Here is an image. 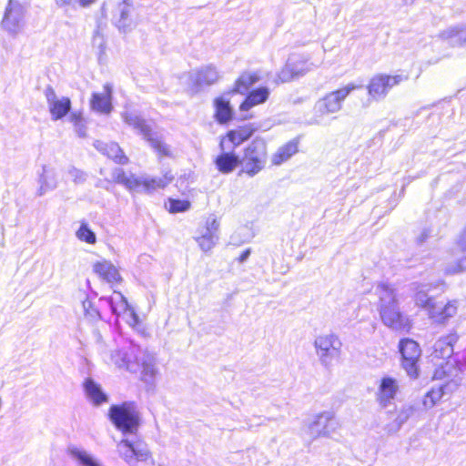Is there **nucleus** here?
Wrapping results in <instances>:
<instances>
[{"mask_svg":"<svg viewBox=\"0 0 466 466\" xmlns=\"http://www.w3.org/2000/svg\"><path fill=\"white\" fill-rule=\"evenodd\" d=\"M441 37L451 46H462L466 44V24L447 28L441 33Z\"/></svg>","mask_w":466,"mask_h":466,"instance_id":"nucleus-26","label":"nucleus"},{"mask_svg":"<svg viewBox=\"0 0 466 466\" xmlns=\"http://www.w3.org/2000/svg\"><path fill=\"white\" fill-rule=\"evenodd\" d=\"M357 88H359L358 86L350 83L342 88L327 94L316 103L314 106L315 111L320 115L333 114L339 111L345 98Z\"/></svg>","mask_w":466,"mask_h":466,"instance_id":"nucleus-11","label":"nucleus"},{"mask_svg":"<svg viewBox=\"0 0 466 466\" xmlns=\"http://www.w3.org/2000/svg\"><path fill=\"white\" fill-rule=\"evenodd\" d=\"M251 254V248H246L245 250H243L241 252V254L239 255V257L238 258V261L239 263H244L248 260V258H249Z\"/></svg>","mask_w":466,"mask_h":466,"instance_id":"nucleus-45","label":"nucleus"},{"mask_svg":"<svg viewBox=\"0 0 466 466\" xmlns=\"http://www.w3.org/2000/svg\"><path fill=\"white\" fill-rule=\"evenodd\" d=\"M269 88L268 86H260L248 92L244 101L239 106V110L244 112L251 107L265 103L269 96Z\"/></svg>","mask_w":466,"mask_h":466,"instance_id":"nucleus-25","label":"nucleus"},{"mask_svg":"<svg viewBox=\"0 0 466 466\" xmlns=\"http://www.w3.org/2000/svg\"><path fill=\"white\" fill-rule=\"evenodd\" d=\"M339 426L333 412L323 411L318 414L309 425V433L312 439L329 437Z\"/></svg>","mask_w":466,"mask_h":466,"instance_id":"nucleus-13","label":"nucleus"},{"mask_svg":"<svg viewBox=\"0 0 466 466\" xmlns=\"http://www.w3.org/2000/svg\"><path fill=\"white\" fill-rule=\"evenodd\" d=\"M96 0H76V5L81 7H87L93 4Z\"/></svg>","mask_w":466,"mask_h":466,"instance_id":"nucleus-49","label":"nucleus"},{"mask_svg":"<svg viewBox=\"0 0 466 466\" xmlns=\"http://www.w3.org/2000/svg\"><path fill=\"white\" fill-rule=\"evenodd\" d=\"M415 409L411 405L403 406L393 422L385 426L384 430L388 434H393L400 431L401 426L413 415Z\"/></svg>","mask_w":466,"mask_h":466,"instance_id":"nucleus-33","label":"nucleus"},{"mask_svg":"<svg viewBox=\"0 0 466 466\" xmlns=\"http://www.w3.org/2000/svg\"><path fill=\"white\" fill-rule=\"evenodd\" d=\"M77 238L89 244L96 242V234L88 228L86 224H81L80 228L76 231Z\"/></svg>","mask_w":466,"mask_h":466,"instance_id":"nucleus-41","label":"nucleus"},{"mask_svg":"<svg viewBox=\"0 0 466 466\" xmlns=\"http://www.w3.org/2000/svg\"><path fill=\"white\" fill-rule=\"evenodd\" d=\"M45 96L53 121H57L67 116L72 109V103L69 97H58L51 86L45 90Z\"/></svg>","mask_w":466,"mask_h":466,"instance_id":"nucleus-14","label":"nucleus"},{"mask_svg":"<svg viewBox=\"0 0 466 466\" xmlns=\"http://www.w3.org/2000/svg\"><path fill=\"white\" fill-rule=\"evenodd\" d=\"M289 58H295V60H296V63H297L296 67H297V69H299L298 77L300 76H303L308 71H309L311 68L310 66L312 64L309 63L308 60L304 59L303 57H301L299 56L292 55Z\"/></svg>","mask_w":466,"mask_h":466,"instance_id":"nucleus-42","label":"nucleus"},{"mask_svg":"<svg viewBox=\"0 0 466 466\" xmlns=\"http://www.w3.org/2000/svg\"><path fill=\"white\" fill-rule=\"evenodd\" d=\"M295 58H288V61L282 70L279 73V78L282 83L289 82L298 77L299 69H297Z\"/></svg>","mask_w":466,"mask_h":466,"instance_id":"nucleus-35","label":"nucleus"},{"mask_svg":"<svg viewBox=\"0 0 466 466\" xmlns=\"http://www.w3.org/2000/svg\"><path fill=\"white\" fill-rule=\"evenodd\" d=\"M406 79L407 76L402 75H377L370 79L367 86L368 93L374 99L382 98L387 95L391 87L399 85Z\"/></svg>","mask_w":466,"mask_h":466,"instance_id":"nucleus-12","label":"nucleus"},{"mask_svg":"<svg viewBox=\"0 0 466 466\" xmlns=\"http://www.w3.org/2000/svg\"><path fill=\"white\" fill-rule=\"evenodd\" d=\"M25 7L18 0H8L2 19V27L9 35H18L25 26Z\"/></svg>","mask_w":466,"mask_h":466,"instance_id":"nucleus-10","label":"nucleus"},{"mask_svg":"<svg viewBox=\"0 0 466 466\" xmlns=\"http://www.w3.org/2000/svg\"><path fill=\"white\" fill-rule=\"evenodd\" d=\"M94 147L117 164L126 165L128 163V157L124 154L118 144L115 142L105 143L96 140Z\"/></svg>","mask_w":466,"mask_h":466,"instance_id":"nucleus-23","label":"nucleus"},{"mask_svg":"<svg viewBox=\"0 0 466 466\" xmlns=\"http://www.w3.org/2000/svg\"><path fill=\"white\" fill-rule=\"evenodd\" d=\"M67 173L76 184H82L86 179V174L75 167H70Z\"/></svg>","mask_w":466,"mask_h":466,"instance_id":"nucleus-43","label":"nucleus"},{"mask_svg":"<svg viewBox=\"0 0 466 466\" xmlns=\"http://www.w3.org/2000/svg\"><path fill=\"white\" fill-rule=\"evenodd\" d=\"M83 386L87 399L94 406L97 407L108 401L107 394L102 390L100 384L93 379H86Z\"/></svg>","mask_w":466,"mask_h":466,"instance_id":"nucleus-24","label":"nucleus"},{"mask_svg":"<svg viewBox=\"0 0 466 466\" xmlns=\"http://www.w3.org/2000/svg\"><path fill=\"white\" fill-rule=\"evenodd\" d=\"M447 379L448 380L444 384L439 385L437 388H432L425 394L423 406L426 409L432 408L441 398L456 390L462 380V378L450 377Z\"/></svg>","mask_w":466,"mask_h":466,"instance_id":"nucleus-15","label":"nucleus"},{"mask_svg":"<svg viewBox=\"0 0 466 466\" xmlns=\"http://www.w3.org/2000/svg\"><path fill=\"white\" fill-rule=\"evenodd\" d=\"M399 390L398 381L392 377H383L380 380L376 400L381 408L388 407L395 399Z\"/></svg>","mask_w":466,"mask_h":466,"instance_id":"nucleus-16","label":"nucleus"},{"mask_svg":"<svg viewBox=\"0 0 466 466\" xmlns=\"http://www.w3.org/2000/svg\"><path fill=\"white\" fill-rule=\"evenodd\" d=\"M299 141L292 139L280 147L278 151L272 156V164L279 166L289 160L293 155L298 152Z\"/></svg>","mask_w":466,"mask_h":466,"instance_id":"nucleus-31","label":"nucleus"},{"mask_svg":"<svg viewBox=\"0 0 466 466\" xmlns=\"http://www.w3.org/2000/svg\"><path fill=\"white\" fill-rule=\"evenodd\" d=\"M256 128L250 126L241 127L238 129L229 130L225 137H222L219 143L221 150H226L227 146L235 149L244 141L248 140L252 137Z\"/></svg>","mask_w":466,"mask_h":466,"instance_id":"nucleus-19","label":"nucleus"},{"mask_svg":"<svg viewBox=\"0 0 466 466\" xmlns=\"http://www.w3.org/2000/svg\"><path fill=\"white\" fill-rule=\"evenodd\" d=\"M70 122L74 124L75 131L79 137H86V127L80 112H72L69 116Z\"/></svg>","mask_w":466,"mask_h":466,"instance_id":"nucleus-38","label":"nucleus"},{"mask_svg":"<svg viewBox=\"0 0 466 466\" xmlns=\"http://www.w3.org/2000/svg\"><path fill=\"white\" fill-rule=\"evenodd\" d=\"M219 222L216 218H209L207 220L204 231L211 233L212 235H218Z\"/></svg>","mask_w":466,"mask_h":466,"instance_id":"nucleus-44","label":"nucleus"},{"mask_svg":"<svg viewBox=\"0 0 466 466\" xmlns=\"http://www.w3.org/2000/svg\"><path fill=\"white\" fill-rule=\"evenodd\" d=\"M38 184L39 188L37 189V195L43 196L48 191H52L57 187V181L55 171L44 165L42 167L41 173H38Z\"/></svg>","mask_w":466,"mask_h":466,"instance_id":"nucleus-28","label":"nucleus"},{"mask_svg":"<svg viewBox=\"0 0 466 466\" xmlns=\"http://www.w3.org/2000/svg\"><path fill=\"white\" fill-rule=\"evenodd\" d=\"M458 246L462 252V257L459 258L456 266H450L446 268L449 274L460 273L466 269V226L459 238Z\"/></svg>","mask_w":466,"mask_h":466,"instance_id":"nucleus-34","label":"nucleus"},{"mask_svg":"<svg viewBox=\"0 0 466 466\" xmlns=\"http://www.w3.org/2000/svg\"><path fill=\"white\" fill-rule=\"evenodd\" d=\"M111 360L120 369L132 373L140 372L141 380L147 384L153 383L157 372L155 355L133 343L127 350H114Z\"/></svg>","mask_w":466,"mask_h":466,"instance_id":"nucleus-2","label":"nucleus"},{"mask_svg":"<svg viewBox=\"0 0 466 466\" xmlns=\"http://www.w3.org/2000/svg\"><path fill=\"white\" fill-rule=\"evenodd\" d=\"M219 78V73L216 66L208 65L198 68L190 76L193 85L200 89L203 86L214 85Z\"/></svg>","mask_w":466,"mask_h":466,"instance_id":"nucleus-20","label":"nucleus"},{"mask_svg":"<svg viewBox=\"0 0 466 466\" xmlns=\"http://www.w3.org/2000/svg\"><path fill=\"white\" fill-rule=\"evenodd\" d=\"M456 340L455 335H449L434 343L431 357L433 361L441 360L435 363L437 366L433 376L435 379L461 378L460 374L466 370V353L461 357L458 353L454 354L453 343Z\"/></svg>","mask_w":466,"mask_h":466,"instance_id":"nucleus-3","label":"nucleus"},{"mask_svg":"<svg viewBox=\"0 0 466 466\" xmlns=\"http://www.w3.org/2000/svg\"><path fill=\"white\" fill-rule=\"evenodd\" d=\"M119 297H120V308L123 309V310H127L129 309V305H128V302H127V299L121 294L119 293L118 294Z\"/></svg>","mask_w":466,"mask_h":466,"instance_id":"nucleus-48","label":"nucleus"},{"mask_svg":"<svg viewBox=\"0 0 466 466\" xmlns=\"http://www.w3.org/2000/svg\"><path fill=\"white\" fill-rule=\"evenodd\" d=\"M216 157L215 165L219 172L223 174L231 173L238 165H240V157L238 156L234 149L227 146L226 150Z\"/></svg>","mask_w":466,"mask_h":466,"instance_id":"nucleus-22","label":"nucleus"},{"mask_svg":"<svg viewBox=\"0 0 466 466\" xmlns=\"http://www.w3.org/2000/svg\"><path fill=\"white\" fill-rule=\"evenodd\" d=\"M122 116L125 123L140 134L159 157H172L170 147L164 141L162 134L153 130L146 119L135 112H125Z\"/></svg>","mask_w":466,"mask_h":466,"instance_id":"nucleus-6","label":"nucleus"},{"mask_svg":"<svg viewBox=\"0 0 466 466\" xmlns=\"http://www.w3.org/2000/svg\"><path fill=\"white\" fill-rule=\"evenodd\" d=\"M260 76L257 72H244L236 80L235 86L229 94H241L244 95L248 92L249 88L258 82Z\"/></svg>","mask_w":466,"mask_h":466,"instance_id":"nucleus-30","label":"nucleus"},{"mask_svg":"<svg viewBox=\"0 0 466 466\" xmlns=\"http://www.w3.org/2000/svg\"><path fill=\"white\" fill-rule=\"evenodd\" d=\"M108 303H109V306H110V309H111L112 312L115 313V314H118L117 313V308L114 305L112 299H108Z\"/></svg>","mask_w":466,"mask_h":466,"instance_id":"nucleus-50","label":"nucleus"},{"mask_svg":"<svg viewBox=\"0 0 466 466\" xmlns=\"http://www.w3.org/2000/svg\"><path fill=\"white\" fill-rule=\"evenodd\" d=\"M309 125H319V120L317 119L316 117L314 118H311L309 121Z\"/></svg>","mask_w":466,"mask_h":466,"instance_id":"nucleus-51","label":"nucleus"},{"mask_svg":"<svg viewBox=\"0 0 466 466\" xmlns=\"http://www.w3.org/2000/svg\"><path fill=\"white\" fill-rule=\"evenodd\" d=\"M428 286L427 284L420 285L414 297L416 305L426 309L434 300L432 296L428 295Z\"/></svg>","mask_w":466,"mask_h":466,"instance_id":"nucleus-36","label":"nucleus"},{"mask_svg":"<svg viewBox=\"0 0 466 466\" xmlns=\"http://www.w3.org/2000/svg\"><path fill=\"white\" fill-rule=\"evenodd\" d=\"M215 106V119L218 124L228 123L233 116V108L230 106L229 100L224 96L217 97L214 100Z\"/></svg>","mask_w":466,"mask_h":466,"instance_id":"nucleus-29","label":"nucleus"},{"mask_svg":"<svg viewBox=\"0 0 466 466\" xmlns=\"http://www.w3.org/2000/svg\"><path fill=\"white\" fill-rule=\"evenodd\" d=\"M56 3L59 6L76 5V0H56Z\"/></svg>","mask_w":466,"mask_h":466,"instance_id":"nucleus-47","label":"nucleus"},{"mask_svg":"<svg viewBox=\"0 0 466 466\" xmlns=\"http://www.w3.org/2000/svg\"><path fill=\"white\" fill-rule=\"evenodd\" d=\"M376 293L379 296L378 311L382 323L396 331L409 329V318L400 310L395 289L380 282L376 287Z\"/></svg>","mask_w":466,"mask_h":466,"instance_id":"nucleus-4","label":"nucleus"},{"mask_svg":"<svg viewBox=\"0 0 466 466\" xmlns=\"http://www.w3.org/2000/svg\"><path fill=\"white\" fill-rule=\"evenodd\" d=\"M82 308L85 312V316L90 321H96L101 319L98 309L88 299H86L85 300L82 301Z\"/></svg>","mask_w":466,"mask_h":466,"instance_id":"nucleus-39","label":"nucleus"},{"mask_svg":"<svg viewBox=\"0 0 466 466\" xmlns=\"http://www.w3.org/2000/svg\"><path fill=\"white\" fill-rule=\"evenodd\" d=\"M94 272L108 283L119 282L121 276L117 268L106 260L96 262L93 267Z\"/></svg>","mask_w":466,"mask_h":466,"instance_id":"nucleus-27","label":"nucleus"},{"mask_svg":"<svg viewBox=\"0 0 466 466\" xmlns=\"http://www.w3.org/2000/svg\"><path fill=\"white\" fill-rule=\"evenodd\" d=\"M267 158L266 141L260 137H256L245 148L244 155L240 158L242 172L247 173L249 177H254L265 167Z\"/></svg>","mask_w":466,"mask_h":466,"instance_id":"nucleus-7","label":"nucleus"},{"mask_svg":"<svg viewBox=\"0 0 466 466\" xmlns=\"http://www.w3.org/2000/svg\"><path fill=\"white\" fill-rule=\"evenodd\" d=\"M399 351L401 355V365L411 379L419 376L418 361L421 355L420 345L413 339L405 338L399 342Z\"/></svg>","mask_w":466,"mask_h":466,"instance_id":"nucleus-9","label":"nucleus"},{"mask_svg":"<svg viewBox=\"0 0 466 466\" xmlns=\"http://www.w3.org/2000/svg\"><path fill=\"white\" fill-rule=\"evenodd\" d=\"M112 179L117 184L123 185L130 192L151 194L157 188H164L173 179V177L167 175L164 178L137 177L132 173L127 174L123 168L116 167L112 171Z\"/></svg>","mask_w":466,"mask_h":466,"instance_id":"nucleus-5","label":"nucleus"},{"mask_svg":"<svg viewBox=\"0 0 466 466\" xmlns=\"http://www.w3.org/2000/svg\"><path fill=\"white\" fill-rule=\"evenodd\" d=\"M429 236H430V230L426 229V228L423 229L422 232L420 233V235L417 238L418 244H420V245L423 244L427 240Z\"/></svg>","mask_w":466,"mask_h":466,"instance_id":"nucleus-46","label":"nucleus"},{"mask_svg":"<svg viewBox=\"0 0 466 466\" xmlns=\"http://www.w3.org/2000/svg\"><path fill=\"white\" fill-rule=\"evenodd\" d=\"M68 454L79 466H102L97 459L84 449L70 446L68 447Z\"/></svg>","mask_w":466,"mask_h":466,"instance_id":"nucleus-32","label":"nucleus"},{"mask_svg":"<svg viewBox=\"0 0 466 466\" xmlns=\"http://www.w3.org/2000/svg\"><path fill=\"white\" fill-rule=\"evenodd\" d=\"M108 418L116 429L127 436L116 445L119 456L129 466H137L139 461H146L150 452L147 443L137 435L141 424V414L137 403L124 401L112 405L108 410Z\"/></svg>","mask_w":466,"mask_h":466,"instance_id":"nucleus-1","label":"nucleus"},{"mask_svg":"<svg viewBox=\"0 0 466 466\" xmlns=\"http://www.w3.org/2000/svg\"><path fill=\"white\" fill-rule=\"evenodd\" d=\"M168 211L170 213L185 212L190 208V202L185 199H168Z\"/></svg>","mask_w":466,"mask_h":466,"instance_id":"nucleus-40","label":"nucleus"},{"mask_svg":"<svg viewBox=\"0 0 466 466\" xmlns=\"http://www.w3.org/2000/svg\"><path fill=\"white\" fill-rule=\"evenodd\" d=\"M104 93H93L90 99L91 108L94 111L107 115L112 109V86L109 84L104 86Z\"/></svg>","mask_w":466,"mask_h":466,"instance_id":"nucleus-21","label":"nucleus"},{"mask_svg":"<svg viewBox=\"0 0 466 466\" xmlns=\"http://www.w3.org/2000/svg\"><path fill=\"white\" fill-rule=\"evenodd\" d=\"M218 240V235H212L211 233L203 231L201 236L196 238V241L198 243L200 248L207 252L210 250Z\"/></svg>","mask_w":466,"mask_h":466,"instance_id":"nucleus-37","label":"nucleus"},{"mask_svg":"<svg viewBox=\"0 0 466 466\" xmlns=\"http://www.w3.org/2000/svg\"><path fill=\"white\" fill-rule=\"evenodd\" d=\"M131 314L133 315V317L135 318V319H137V314L134 312V310H133V309L131 310Z\"/></svg>","mask_w":466,"mask_h":466,"instance_id":"nucleus-52","label":"nucleus"},{"mask_svg":"<svg viewBox=\"0 0 466 466\" xmlns=\"http://www.w3.org/2000/svg\"><path fill=\"white\" fill-rule=\"evenodd\" d=\"M430 318L437 323H444L448 319L454 316L457 312L456 301H435L428 307Z\"/></svg>","mask_w":466,"mask_h":466,"instance_id":"nucleus-18","label":"nucleus"},{"mask_svg":"<svg viewBox=\"0 0 466 466\" xmlns=\"http://www.w3.org/2000/svg\"><path fill=\"white\" fill-rule=\"evenodd\" d=\"M314 346L321 365L327 369H329L333 360L339 359L341 354L342 343L334 333L318 336Z\"/></svg>","mask_w":466,"mask_h":466,"instance_id":"nucleus-8","label":"nucleus"},{"mask_svg":"<svg viewBox=\"0 0 466 466\" xmlns=\"http://www.w3.org/2000/svg\"><path fill=\"white\" fill-rule=\"evenodd\" d=\"M134 6L128 0H123L118 4L114 15L115 24L119 31L127 33L133 27Z\"/></svg>","mask_w":466,"mask_h":466,"instance_id":"nucleus-17","label":"nucleus"}]
</instances>
